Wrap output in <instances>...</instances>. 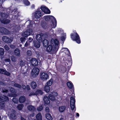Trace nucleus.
I'll list each match as a JSON object with an SVG mask.
<instances>
[{
  "mask_svg": "<svg viewBox=\"0 0 120 120\" xmlns=\"http://www.w3.org/2000/svg\"><path fill=\"white\" fill-rule=\"evenodd\" d=\"M35 92L36 96L42 95L43 94V92L41 90L39 89L35 91Z\"/></svg>",
  "mask_w": 120,
  "mask_h": 120,
  "instance_id": "nucleus-24",
  "label": "nucleus"
},
{
  "mask_svg": "<svg viewBox=\"0 0 120 120\" xmlns=\"http://www.w3.org/2000/svg\"><path fill=\"white\" fill-rule=\"evenodd\" d=\"M30 86L31 88L33 89H35L37 86L36 83L34 81H32L31 82Z\"/></svg>",
  "mask_w": 120,
  "mask_h": 120,
  "instance_id": "nucleus-22",
  "label": "nucleus"
},
{
  "mask_svg": "<svg viewBox=\"0 0 120 120\" xmlns=\"http://www.w3.org/2000/svg\"><path fill=\"white\" fill-rule=\"evenodd\" d=\"M2 39L4 42L7 43H11L12 41V40L11 39L6 36L3 37Z\"/></svg>",
  "mask_w": 120,
  "mask_h": 120,
  "instance_id": "nucleus-13",
  "label": "nucleus"
},
{
  "mask_svg": "<svg viewBox=\"0 0 120 120\" xmlns=\"http://www.w3.org/2000/svg\"><path fill=\"white\" fill-rule=\"evenodd\" d=\"M9 100L8 97L6 96L4 97L0 96V107L1 109L4 108L5 107V102Z\"/></svg>",
  "mask_w": 120,
  "mask_h": 120,
  "instance_id": "nucleus-5",
  "label": "nucleus"
},
{
  "mask_svg": "<svg viewBox=\"0 0 120 120\" xmlns=\"http://www.w3.org/2000/svg\"><path fill=\"white\" fill-rule=\"evenodd\" d=\"M10 118L12 120H15L16 119V116L15 113H11L10 115Z\"/></svg>",
  "mask_w": 120,
  "mask_h": 120,
  "instance_id": "nucleus-29",
  "label": "nucleus"
},
{
  "mask_svg": "<svg viewBox=\"0 0 120 120\" xmlns=\"http://www.w3.org/2000/svg\"><path fill=\"white\" fill-rule=\"evenodd\" d=\"M25 65L24 62H23L22 60H21L20 62V65L22 67L24 66Z\"/></svg>",
  "mask_w": 120,
  "mask_h": 120,
  "instance_id": "nucleus-42",
  "label": "nucleus"
},
{
  "mask_svg": "<svg viewBox=\"0 0 120 120\" xmlns=\"http://www.w3.org/2000/svg\"><path fill=\"white\" fill-rule=\"evenodd\" d=\"M4 48L6 50H8L9 49V47L7 45H5L4 46Z\"/></svg>",
  "mask_w": 120,
  "mask_h": 120,
  "instance_id": "nucleus-54",
  "label": "nucleus"
},
{
  "mask_svg": "<svg viewBox=\"0 0 120 120\" xmlns=\"http://www.w3.org/2000/svg\"><path fill=\"white\" fill-rule=\"evenodd\" d=\"M42 116L40 112L38 113L36 116V120H42Z\"/></svg>",
  "mask_w": 120,
  "mask_h": 120,
  "instance_id": "nucleus-25",
  "label": "nucleus"
},
{
  "mask_svg": "<svg viewBox=\"0 0 120 120\" xmlns=\"http://www.w3.org/2000/svg\"><path fill=\"white\" fill-rule=\"evenodd\" d=\"M66 108L65 106H61L59 107V110L60 112H62L64 111Z\"/></svg>",
  "mask_w": 120,
  "mask_h": 120,
  "instance_id": "nucleus-23",
  "label": "nucleus"
},
{
  "mask_svg": "<svg viewBox=\"0 0 120 120\" xmlns=\"http://www.w3.org/2000/svg\"><path fill=\"white\" fill-rule=\"evenodd\" d=\"M29 45V44L27 43V41L26 42L25 44V46L27 47Z\"/></svg>",
  "mask_w": 120,
  "mask_h": 120,
  "instance_id": "nucleus-56",
  "label": "nucleus"
},
{
  "mask_svg": "<svg viewBox=\"0 0 120 120\" xmlns=\"http://www.w3.org/2000/svg\"><path fill=\"white\" fill-rule=\"evenodd\" d=\"M4 74L5 75H6L8 76H9L11 74L10 73L6 70L5 71V73H4Z\"/></svg>",
  "mask_w": 120,
  "mask_h": 120,
  "instance_id": "nucleus-43",
  "label": "nucleus"
},
{
  "mask_svg": "<svg viewBox=\"0 0 120 120\" xmlns=\"http://www.w3.org/2000/svg\"><path fill=\"white\" fill-rule=\"evenodd\" d=\"M43 42V45L45 47H47L49 45V41L47 40L46 39H44L42 41Z\"/></svg>",
  "mask_w": 120,
  "mask_h": 120,
  "instance_id": "nucleus-20",
  "label": "nucleus"
},
{
  "mask_svg": "<svg viewBox=\"0 0 120 120\" xmlns=\"http://www.w3.org/2000/svg\"><path fill=\"white\" fill-rule=\"evenodd\" d=\"M76 115L77 116L79 117V114L78 113H77L76 114Z\"/></svg>",
  "mask_w": 120,
  "mask_h": 120,
  "instance_id": "nucleus-62",
  "label": "nucleus"
},
{
  "mask_svg": "<svg viewBox=\"0 0 120 120\" xmlns=\"http://www.w3.org/2000/svg\"><path fill=\"white\" fill-rule=\"evenodd\" d=\"M49 77V75L46 73L43 72L41 73V79L46 80Z\"/></svg>",
  "mask_w": 120,
  "mask_h": 120,
  "instance_id": "nucleus-15",
  "label": "nucleus"
},
{
  "mask_svg": "<svg viewBox=\"0 0 120 120\" xmlns=\"http://www.w3.org/2000/svg\"><path fill=\"white\" fill-rule=\"evenodd\" d=\"M0 85H2L3 86H5V84L4 82H1L0 83Z\"/></svg>",
  "mask_w": 120,
  "mask_h": 120,
  "instance_id": "nucleus-55",
  "label": "nucleus"
},
{
  "mask_svg": "<svg viewBox=\"0 0 120 120\" xmlns=\"http://www.w3.org/2000/svg\"><path fill=\"white\" fill-rule=\"evenodd\" d=\"M43 105H41L39 107H38L37 109V110L38 111H41L43 109Z\"/></svg>",
  "mask_w": 120,
  "mask_h": 120,
  "instance_id": "nucleus-37",
  "label": "nucleus"
},
{
  "mask_svg": "<svg viewBox=\"0 0 120 120\" xmlns=\"http://www.w3.org/2000/svg\"><path fill=\"white\" fill-rule=\"evenodd\" d=\"M24 3L26 5L28 6L30 5V3L28 0H24Z\"/></svg>",
  "mask_w": 120,
  "mask_h": 120,
  "instance_id": "nucleus-36",
  "label": "nucleus"
},
{
  "mask_svg": "<svg viewBox=\"0 0 120 120\" xmlns=\"http://www.w3.org/2000/svg\"><path fill=\"white\" fill-rule=\"evenodd\" d=\"M44 90L47 93L49 92L50 90V88L49 86L47 85H45L44 88Z\"/></svg>",
  "mask_w": 120,
  "mask_h": 120,
  "instance_id": "nucleus-31",
  "label": "nucleus"
},
{
  "mask_svg": "<svg viewBox=\"0 0 120 120\" xmlns=\"http://www.w3.org/2000/svg\"><path fill=\"white\" fill-rule=\"evenodd\" d=\"M53 43L51 42V45H50L46 48V51L50 54H53L56 53L58 51V48L56 45H58L59 44V42L57 39L53 41Z\"/></svg>",
  "mask_w": 120,
  "mask_h": 120,
  "instance_id": "nucleus-1",
  "label": "nucleus"
},
{
  "mask_svg": "<svg viewBox=\"0 0 120 120\" xmlns=\"http://www.w3.org/2000/svg\"><path fill=\"white\" fill-rule=\"evenodd\" d=\"M27 108L29 110L32 111H34L35 109V108L34 106L31 105L28 106H27Z\"/></svg>",
  "mask_w": 120,
  "mask_h": 120,
  "instance_id": "nucleus-27",
  "label": "nucleus"
},
{
  "mask_svg": "<svg viewBox=\"0 0 120 120\" xmlns=\"http://www.w3.org/2000/svg\"><path fill=\"white\" fill-rule=\"evenodd\" d=\"M28 39L29 40L28 41L30 43L33 40V39H32L30 37Z\"/></svg>",
  "mask_w": 120,
  "mask_h": 120,
  "instance_id": "nucleus-53",
  "label": "nucleus"
},
{
  "mask_svg": "<svg viewBox=\"0 0 120 120\" xmlns=\"http://www.w3.org/2000/svg\"><path fill=\"white\" fill-rule=\"evenodd\" d=\"M34 116V113H33L31 114L30 115V116H31L32 117H33Z\"/></svg>",
  "mask_w": 120,
  "mask_h": 120,
  "instance_id": "nucleus-60",
  "label": "nucleus"
},
{
  "mask_svg": "<svg viewBox=\"0 0 120 120\" xmlns=\"http://www.w3.org/2000/svg\"><path fill=\"white\" fill-rule=\"evenodd\" d=\"M11 60L12 62H15L16 61V59L14 56H11Z\"/></svg>",
  "mask_w": 120,
  "mask_h": 120,
  "instance_id": "nucleus-35",
  "label": "nucleus"
},
{
  "mask_svg": "<svg viewBox=\"0 0 120 120\" xmlns=\"http://www.w3.org/2000/svg\"><path fill=\"white\" fill-rule=\"evenodd\" d=\"M70 107L71 109L73 110L75 107V99L73 97L71 96L70 98Z\"/></svg>",
  "mask_w": 120,
  "mask_h": 120,
  "instance_id": "nucleus-8",
  "label": "nucleus"
},
{
  "mask_svg": "<svg viewBox=\"0 0 120 120\" xmlns=\"http://www.w3.org/2000/svg\"><path fill=\"white\" fill-rule=\"evenodd\" d=\"M12 101L15 103H17L18 102V99L16 98H13L12 99Z\"/></svg>",
  "mask_w": 120,
  "mask_h": 120,
  "instance_id": "nucleus-38",
  "label": "nucleus"
},
{
  "mask_svg": "<svg viewBox=\"0 0 120 120\" xmlns=\"http://www.w3.org/2000/svg\"><path fill=\"white\" fill-rule=\"evenodd\" d=\"M21 120H26L24 119L23 117H22L21 116Z\"/></svg>",
  "mask_w": 120,
  "mask_h": 120,
  "instance_id": "nucleus-59",
  "label": "nucleus"
},
{
  "mask_svg": "<svg viewBox=\"0 0 120 120\" xmlns=\"http://www.w3.org/2000/svg\"><path fill=\"white\" fill-rule=\"evenodd\" d=\"M14 86L18 88H21V86L18 83H15L14 84Z\"/></svg>",
  "mask_w": 120,
  "mask_h": 120,
  "instance_id": "nucleus-41",
  "label": "nucleus"
},
{
  "mask_svg": "<svg viewBox=\"0 0 120 120\" xmlns=\"http://www.w3.org/2000/svg\"><path fill=\"white\" fill-rule=\"evenodd\" d=\"M40 42L37 40H34L33 41L34 45L36 48H39L40 46Z\"/></svg>",
  "mask_w": 120,
  "mask_h": 120,
  "instance_id": "nucleus-17",
  "label": "nucleus"
},
{
  "mask_svg": "<svg viewBox=\"0 0 120 120\" xmlns=\"http://www.w3.org/2000/svg\"><path fill=\"white\" fill-rule=\"evenodd\" d=\"M61 39L62 40H65V38L64 37V36L62 37L61 38Z\"/></svg>",
  "mask_w": 120,
  "mask_h": 120,
  "instance_id": "nucleus-61",
  "label": "nucleus"
},
{
  "mask_svg": "<svg viewBox=\"0 0 120 120\" xmlns=\"http://www.w3.org/2000/svg\"><path fill=\"white\" fill-rule=\"evenodd\" d=\"M3 0H0V4L3 3Z\"/></svg>",
  "mask_w": 120,
  "mask_h": 120,
  "instance_id": "nucleus-64",
  "label": "nucleus"
},
{
  "mask_svg": "<svg viewBox=\"0 0 120 120\" xmlns=\"http://www.w3.org/2000/svg\"><path fill=\"white\" fill-rule=\"evenodd\" d=\"M22 88L23 89L25 90L26 88V86L25 85H22Z\"/></svg>",
  "mask_w": 120,
  "mask_h": 120,
  "instance_id": "nucleus-58",
  "label": "nucleus"
},
{
  "mask_svg": "<svg viewBox=\"0 0 120 120\" xmlns=\"http://www.w3.org/2000/svg\"><path fill=\"white\" fill-rule=\"evenodd\" d=\"M34 15L35 18L36 19H39L41 16V11H36L35 14Z\"/></svg>",
  "mask_w": 120,
  "mask_h": 120,
  "instance_id": "nucleus-18",
  "label": "nucleus"
},
{
  "mask_svg": "<svg viewBox=\"0 0 120 120\" xmlns=\"http://www.w3.org/2000/svg\"><path fill=\"white\" fill-rule=\"evenodd\" d=\"M57 93L55 92H52L49 95V98L51 101H53L56 100V97L57 95Z\"/></svg>",
  "mask_w": 120,
  "mask_h": 120,
  "instance_id": "nucleus-9",
  "label": "nucleus"
},
{
  "mask_svg": "<svg viewBox=\"0 0 120 120\" xmlns=\"http://www.w3.org/2000/svg\"><path fill=\"white\" fill-rule=\"evenodd\" d=\"M26 88L27 90H30V86L29 85H27L26 86Z\"/></svg>",
  "mask_w": 120,
  "mask_h": 120,
  "instance_id": "nucleus-52",
  "label": "nucleus"
},
{
  "mask_svg": "<svg viewBox=\"0 0 120 120\" xmlns=\"http://www.w3.org/2000/svg\"><path fill=\"white\" fill-rule=\"evenodd\" d=\"M4 61L6 62H10L11 61V60L9 58H7L5 59Z\"/></svg>",
  "mask_w": 120,
  "mask_h": 120,
  "instance_id": "nucleus-50",
  "label": "nucleus"
},
{
  "mask_svg": "<svg viewBox=\"0 0 120 120\" xmlns=\"http://www.w3.org/2000/svg\"><path fill=\"white\" fill-rule=\"evenodd\" d=\"M45 111L47 112H49V109L48 107H46L45 108Z\"/></svg>",
  "mask_w": 120,
  "mask_h": 120,
  "instance_id": "nucleus-45",
  "label": "nucleus"
},
{
  "mask_svg": "<svg viewBox=\"0 0 120 120\" xmlns=\"http://www.w3.org/2000/svg\"><path fill=\"white\" fill-rule=\"evenodd\" d=\"M6 70H5L4 69L2 68L0 69V73L3 74H4V73H5Z\"/></svg>",
  "mask_w": 120,
  "mask_h": 120,
  "instance_id": "nucleus-44",
  "label": "nucleus"
},
{
  "mask_svg": "<svg viewBox=\"0 0 120 120\" xmlns=\"http://www.w3.org/2000/svg\"><path fill=\"white\" fill-rule=\"evenodd\" d=\"M8 90L6 89H4L2 90V92L3 93H7L8 92Z\"/></svg>",
  "mask_w": 120,
  "mask_h": 120,
  "instance_id": "nucleus-48",
  "label": "nucleus"
},
{
  "mask_svg": "<svg viewBox=\"0 0 120 120\" xmlns=\"http://www.w3.org/2000/svg\"><path fill=\"white\" fill-rule=\"evenodd\" d=\"M14 53L15 55L16 56H19L20 55L19 50V49H16L14 51Z\"/></svg>",
  "mask_w": 120,
  "mask_h": 120,
  "instance_id": "nucleus-30",
  "label": "nucleus"
},
{
  "mask_svg": "<svg viewBox=\"0 0 120 120\" xmlns=\"http://www.w3.org/2000/svg\"><path fill=\"white\" fill-rule=\"evenodd\" d=\"M4 49L2 48H0V55L3 56L4 55Z\"/></svg>",
  "mask_w": 120,
  "mask_h": 120,
  "instance_id": "nucleus-34",
  "label": "nucleus"
},
{
  "mask_svg": "<svg viewBox=\"0 0 120 120\" xmlns=\"http://www.w3.org/2000/svg\"><path fill=\"white\" fill-rule=\"evenodd\" d=\"M23 106V105L22 104H19L17 106V108L19 110H21L22 109Z\"/></svg>",
  "mask_w": 120,
  "mask_h": 120,
  "instance_id": "nucleus-33",
  "label": "nucleus"
},
{
  "mask_svg": "<svg viewBox=\"0 0 120 120\" xmlns=\"http://www.w3.org/2000/svg\"><path fill=\"white\" fill-rule=\"evenodd\" d=\"M67 84L68 87L70 89H72L73 87V85L71 81L67 82Z\"/></svg>",
  "mask_w": 120,
  "mask_h": 120,
  "instance_id": "nucleus-28",
  "label": "nucleus"
},
{
  "mask_svg": "<svg viewBox=\"0 0 120 120\" xmlns=\"http://www.w3.org/2000/svg\"><path fill=\"white\" fill-rule=\"evenodd\" d=\"M42 27L45 30H48L49 29H52L50 28L51 27H53V25H50L48 23L45 22H42L41 23Z\"/></svg>",
  "mask_w": 120,
  "mask_h": 120,
  "instance_id": "nucleus-7",
  "label": "nucleus"
},
{
  "mask_svg": "<svg viewBox=\"0 0 120 120\" xmlns=\"http://www.w3.org/2000/svg\"><path fill=\"white\" fill-rule=\"evenodd\" d=\"M65 48V49H67L68 52V56H70L71 57V53H70V51L67 48Z\"/></svg>",
  "mask_w": 120,
  "mask_h": 120,
  "instance_id": "nucleus-49",
  "label": "nucleus"
},
{
  "mask_svg": "<svg viewBox=\"0 0 120 120\" xmlns=\"http://www.w3.org/2000/svg\"><path fill=\"white\" fill-rule=\"evenodd\" d=\"M30 51L28 50L27 51V54L29 56L30 55Z\"/></svg>",
  "mask_w": 120,
  "mask_h": 120,
  "instance_id": "nucleus-57",
  "label": "nucleus"
},
{
  "mask_svg": "<svg viewBox=\"0 0 120 120\" xmlns=\"http://www.w3.org/2000/svg\"><path fill=\"white\" fill-rule=\"evenodd\" d=\"M32 25L33 24L32 23L31 21H30L29 24L28 25V26L29 27H31L32 26Z\"/></svg>",
  "mask_w": 120,
  "mask_h": 120,
  "instance_id": "nucleus-51",
  "label": "nucleus"
},
{
  "mask_svg": "<svg viewBox=\"0 0 120 120\" xmlns=\"http://www.w3.org/2000/svg\"><path fill=\"white\" fill-rule=\"evenodd\" d=\"M32 8H34L35 7V6H34V4H32Z\"/></svg>",
  "mask_w": 120,
  "mask_h": 120,
  "instance_id": "nucleus-63",
  "label": "nucleus"
},
{
  "mask_svg": "<svg viewBox=\"0 0 120 120\" xmlns=\"http://www.w3.org/2000/svg\"><path fill=\"white\" fill-rule=\"evenodd\" d=\"M32 33L33 30L32 29H30L27 30L23 32L22 34V35L23 37H21L20 39L21 42L22 43L24 42L26 39L25 37H27L28 36L31 35Z\"/></svg>",
  "mask_w": 120,
  "mask_h": 120,
  "instance_id": "nucleus-3",
  "label": "nucleus"
},
{
  "mask_svg": "<svg viewBox=\"0 0 120 120\" xmlns=\"http://www.w3.org/2000/svg\"><path fill=\"white\" fill-rule=\"evenodd\" d=\"M43 99L45 105H48L49 103L50 102L49 99L48 97L46 96H45Z\"/></svg>",
  "mask_w": 120,
  "mask_h": 120,
  "instance_id": "nucleus-19",
  "label": "nucleus"
},
{
  "mask_svg": "<svg viewBox=\"0 0 120 120\" xmlns=\"http://www.w3.org/2000/svg\"><path fill=\"white\" fill-rule=\"evenodd\" d=\"M73 32V33H72L71 34V38L73 41H76L78 44H80L81 40L79 36L76 31H75Z\"/></svg>",
  "mask_w": 120,
  "mask_h": 120,
  "instance_id": "nucleus-4",
  "label": "nucleus"
},
{
  "mask_svg": "<svg viewBox=\"0 0 120 120\" xmlns=\"http://www.w3.org/2000/svg\"><path fill=\"white\" fill-rule=\"evenodd\" d=\"M26 98L25 96H23L20 97L19 99V102L21 103H24L26 101Z\"/></svg>",
  "mask_w": 120,
  "mask_h": 120,
  "instance_id": "nucleus-16",
  "label": "nucleus"
},
{
  "mask_svg": "<svg viewBox=\"0 0 120 120\" xmlns=\"http://www.w3.org/2000/svg\"><path fill=\"white\" fill-rule=\"evenodd\" d=\"M53 81L52 79H51L50 80L47 82V85L49 86H50L53 83Z\"/></svg>",
  "mask_w": 120,
  "mask_h": 120,
  "instance_id": "nucleus-32",
  "label": "nucleus"
},
{
  "mask_svg": "<svg viewBox=\"0 0 120 120\" xmlns=\"http://www.w3.org/2000/svg\"><path fill=\"white\" fill-rule=\"evenodd\" d=\"M46 7L42 6L41 7V10L44 12H45V10L46 9Z\"/></svg>",
  "mask_w": 120,
  "mask_h": 120,
  "instance_id": "nucleus-40",
  "label": "nucleus"
},
{
  "mask_svg": "<svg viewBox=\"0 0 120 120\" xmlns=\"http://www.w3.org/2000/svg\"><path fill=\"white\" fill-rule=\"evenodd\" d=\"M10 21V20L4 18L1 20V22L4 24H7L9 23Z\"/></svg>",
  "mask_w": 120,
  "mask_h": 120,
  "instance_id": "nucleus-21",
  "label": "nucleus"
},
{
  "mask_svg": "<svg viewBox=\"0 0 120 120\" xmlns=\"http://www.w3.org/2000/svg\"><path fill=\"white\" fill-rule=\"evenodd\" d=\"M2 17H4V18H7V14L6 13H4L2 15H1Z\"/></svg>",
  "mask_w": 120,
  "mask_h": 120,
  "instance_id": "nucleus-47",
  "label": "nucleus"
},
{
  "mask_svg": "<svg viewBox=\"0 0 120 120\" xmlns=\"http://www.w3.org/2000/svg\"><path fill=\"white\" fill-rule=\"evenodd\" d=\"M32 95H36V92H31L29 95V96H31Z\"/></svg>",
  "mask_w": 120,
  "mask_h": 120,
  "instance_id": "nucleus-46",
  "label": "nucleus"
},
{
  "mask_svg": "<svg viewBox=\"0 0 120 120\" xmlns=\"http://www.w3.org/2000/svg\"><path fill=\"white\" fill-rule=\"evenodd\" d=\"M3 34L8 35L9 34L10 32L9 30L6 28L3 27H0V33Z\"/></svg>",
  "mask_w": 120,
  "mask_h": 120,
  "instance_id": "nucleus-10",
  "label": "nucleus"
},
{
  "mask_svg": "<svg viewBox=\"0 0 120 120\" xmlns=\"http://www.w3.org/2000/svg\"><path fill=\"white\" fill-rule=\"evenodd\" d=\"M43 35V34L42 33L37 35L36 37L37 40L40 42H42L44 40Z\"/></svg>",
  "mask_w": 120,
  "mask_h": 120,
  "instance_id": "nucleus-12",
  "label": "nucleus"
},
{
  "mask_svg": "<svg viewBox=\"0 0 120 120\" xmlns=\"http://www.w3.org/2000/svg\"><path fill=\"white\" fill-rule=\"evenodd\" d=\"M39 69L37 67H34L32 70L31 76L33 78H35L37 77L39 74Z\"/></svg>",
  "mask_w": 120,
  "mask_h": 120,
  "instance_id": "nucleus-6",
  "label": "nucleus"
},
{
  "mask_svg": "<svg viewBox=\"0 0 120 120\" xmlns=\"http://www.w3.org/2000/svg\"><path fill=\"white\" fill-rule=\"evenodd\" d=\"M44 20L47 22H51L53 25V27L50 28H55L56 26V21L55 18L52 15H47L44 17Z\"/></svg>",
  "mask_w": 120,
  "mask_h": 120,
  "instance_id": "nucleus-2",
  "label": "nucleus"
},
{
  "mask_svg": "<svg viewBox=\"0 0 120 120\" xmlns=\"http://www.w3.org/2000/svg\"><path fill=\"white\" fill-rule=\"evenodd\" d=\"M10 90L11 94H9V96L12 97H17V95L15 93L16 92V91L14 88L11 87L10 89Z\"/></svg>",
  "mask_w": 120,
  "mask_h": 120,
  "instance_id": "nucleus-11",
  "label": "nucleus"
},
{
  "mask_svg": "<svg viewBox=\"0 0 120 120\" xmlns=\"http://www.w3.org/2000/svg\"><path fill=\"white\" fill-rule=\"evenodd\" d=\"M45 117L48 120H52V118L49 113H47L45 114Z\"/></svg>",
  "mask_w": 120,
  "mask_h": 120,
  "instance_id": "nucleus-26",
  "label": "nucleus"
},
{
  "mask_svg": "<svg viewBox=\"0 0 120 120\" xmlns=\"http://www.w3.org/2000/svg\"><path fill=\"white\" fill-rule=\"evenodd\" d=\"M50 12V10L47 7L46 8V9L45 10V12H44V13L46 14H49Z\"/></svg>",
  "mask_w": 120,
  "mask_h": 120,
  "instance_id": "nucleus-39",
  "label": "nucleus"
},
{
  "mask_svg": "<svg viewBox=\"0 0 120 120\" xmlns=\"http://www.w3.org/2000/svg\"><path fill=\"white\" fill-rule=\"evenodd\" d=\"M31 65L33 66H36L38 65V62L37 60L35 58H33L30 60Z\"/></svg>",
  "mask_w": 120,
  "mask_h": 120,
  "instance_id": "nucleus-14",
  "label": "nucleus"
}]
</instances>
